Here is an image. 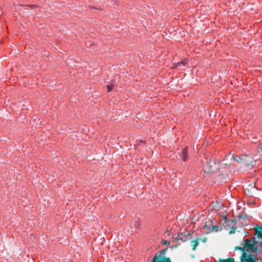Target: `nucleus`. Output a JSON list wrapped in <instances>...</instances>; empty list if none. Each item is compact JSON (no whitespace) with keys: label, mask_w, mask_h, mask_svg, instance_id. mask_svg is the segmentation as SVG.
Masks as SVG:
<instances>
[{"label":"nucleus","mask_w":262,"mask_h":262,"mask_svg":"<svg viewBox=\"0 0 262 262\" xmlns=\"http://www.w3.org/2000/svg\"><path fill=\"white\" fill-rule=\"evenodd\" d=\"M167 248L157 252L153 257L152 262H171L169 258L165 257V254Z\"/></svg>","instance_id":"obj_1"},{"label":"nucleus","mask_w":262,"mask_h":262,"mask_svg":"<svg viewBox=\"0 0 262 262\" xmlns=\"http://www.w3.org/2000/svg\"><path fill=\"white\" fill-rule=\"evenodd\" d=\"M180 156L181 157L182 160L184 162L187 161L189 159L188 155V147L185 146L183 149L181 154H180Z\"/></svg>","instance_id":"obj_2"},{"label":"nucleus","mask_w":262,"mask_h":262,"mask_svg":"<svg viewBox=\"0 0 262 262\" xmlns=\"http://www.w3.org/2000/svg\"><path fill=\"white\" fill-rule=\"evenodd\" d=\"M213 165H215V161L213 159H210L207 162L208 168H206V170L208 172L212 171L213 170V168H212Z\"/></svg>","instance_id":"obj_3"},{"label":"nucleus","mask_w":262,"mask_h":262,"mask_svg":"<svg viewBox=\"0 0 262 262\" xmlns=\"http://www.w3.org/2000/svg\"><path fill=\"white\" fill-rule=\"evenodd\" d=\"M250 242V241L249 240V239H247L246 241V247H247V250H251V251H253L254 249V244H250L249 243Z\"/></svg>","instance_id":"obj_4"},{"label":"nucleus","mask_w":262,"mask_h":262,"mask_svg":"<svg viewBox=\"0 0 262 262\" xmlns=\"http://www.w3.org/2000/svg\"><path fill=\"white\" fill-rule=\"evenodd\" d=\"M199 244V238L195 239L194 240H192L191 242V246L192 248V250H194L196 247L198 246Z\"/></svg>","instance_id":"obj_5"},{"label":"nucleus","mask_w":262,"mask_h":262,"mask_svg":"<svg viewBox=\"0 0 262 262\" xmlns=\"http://www.w3.org/2000/svg\"><path fill=\"white\" fill-rule=\"evenodd\" d=\"M222 221L224 222V223H223V224L225 226H230V224H229V222H233V221L232 220H229L228 221V218L226 216H224L223 217V220Z\"/></svg>","instance_id":"obj_6"},{"label":"nucleus","mask_w":262,"mask_h":262,"mask_svg":"<svg viewBox=\"0 0 262 262\" xmlns=\"http://www.w3.org/2000/svg\"><path fill=\"white\" fill-rule=\"evenodd\" d=\"M188 60L187 59H184L181 62L178 63L176 67H179L181 64L185 66L188 63Z\"/></svg>","instance_id":"obj_7"},{"label":"nucleus","mask_w":262,"mask_h":262,"mask_svg":"<svg viewBox=\"0 0 262 262\" xmlns=\"http://www.w3.org/2000/svg\"><path fill=\"white\" fill-rule=\"evenodd\" d=\"M178 239L182 240L183 242H184L187 239V237L183 236V234L182 233H180L178 235Z\"/></svg>","instance_id":"obj_8"},{"label":"nucleus","mask_w":262,"mask_h":262,"mask_svg":"<svg viewBox=\"0 0 262 262\" xmlns=\"http://www.w3.org/2000/svg\"><path fill=\"white\" fill-rule=\"evenodd\" d=\"M107 91L108 92H110L113 89L114 85L113 84L112 85H107Z\"/></svg>","instance_id":"obj_9"},{"label":"nucleus","mask_w":262,"mask_h":262,"mask_svg":"<svg viewBox=\"0 0 262 262\" xmlns=\"http://www.w3.org/2000/svg\"><path fill=\"white\" fill-rule=\"evenodd\" d=\"M162 244L163 245H170V242L167 241V240H163L162 241Z\"/></svg>","instance_id":"obj_10"},{"label":"nucleus","mask_w":262,"mask_h":262,"mask_svg":"<svg viewBox=\"0 0 262 262\" xmlns=\"http://www.w3.org/2000/svg\"><path fill=\"white\" fill-rule=\"evenodd\" d=\"M258 152L262 151V143L259 144L258 146Z\"/></svg>","instance_id":"obj_11"},{"label":"nucleus","mask_w":262,"mask_h":262,"mask_svg":"<svg viewBox=\"0 0 262 262\" xmlns=\"http://www.w3.org/2000/svg\"><path fill=\"white\" fill-rule=\"evenodd\" d=\"M260 230L261 231H256L257 232H258V236H260V237H262V228H260Z\"/></svg>","instance_id":"obj_12"},{"label":"nucleus","mask_w":262,"mask_h":262,"mask_svg":"<svg viewBox=\"0 0 262 262\" xmlns=\"http://www.w3.org/2000/svg\"><path fill=\"white\" fill-rule=\"evenodd\" d=\"M139 142H141V143H144L142 141H139Z\"/></svg>","instance_id":"obj_13"},{"label":"nucleus","mask_w":262,"mask_h":262,"mask_svg":"<svg viewBox=\"0 0 262 262\" xmlns=\"http://www.w3.org/2000/svg\"><path fill=\"white\" fill-rule=\"evenodd\" d=\"M221 262H222V261Z\"/></svg>","instance_id":"obj_14"}]
</instances>
